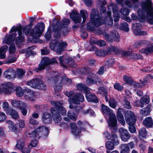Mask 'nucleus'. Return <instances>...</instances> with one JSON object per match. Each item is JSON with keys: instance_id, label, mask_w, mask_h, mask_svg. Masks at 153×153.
<instances>
[{"instance_id": "obj_15", "label": "nucleus", "mask_w": 153, "mask_h": 153, "mask_svg": "<svg viewBox=\"0 0 153 153\" xmlns=\"http://www.w3.org/2000/svg\"><path fill=\"white\" fill-rule=\"evenodd\" d=\"M52 75L53 76H55L52 77L51 79H50L49 80L53 83H56L59 81L60 82V81H65V80L67 82H71V80L67 79V77L65 76L62 77L59 75L60 74H58L57 72H53Z\"/></svg>"}, {"instance_id": "obj_7", "label": "nucleus", "mask_w": 153, "mask_h": 153, "mask_svg": "<svg viewBox=\"0 0 153 153\" xmlns=\"http://www.w3.org/2000/svg\"><path fill=\"white\" fill-rule=\"evenodd\" d=\"M26 84L33 88L38 89H45L46 85L41 79L35 78L28 81Z\"/></svg>"}, {"instance_id": "obj_16", "label": "nucleus", "mask_w": 153, "mask_h": 153, "mask_svg": "<svg viewBox=\"0 0 153 153\" xmlns=\"http://www.w3.org/2000/svg\"><path fill=\"white\" fill-rule=\"evenodd\" d=\"M25 146L24 140L22 139L18 140L16 146V148L20 150L22 153H30V150L26 147L24 149Z\"/></svg>"}, {"instance_id": "obj_46", "label": "nucleus", "mask_w": 153, "mask_h": 153, "mask_svg": "<svg viewBox=\"0 0 153 153\" xmlns=\"http://www.w3.org/2000/svg\"><path fill=\"white\" fill-rule=\"evenodd\" d=\"M76 87L77 89L80 91H85L87 89V87L82 83H78Z\"/></svg>"}, {"instance_id": "obj_39", "label": "nucleus", "mask_w": 153, "mask_h": 153, "mask_svg": "<svg viewBox=\"0 0 153 153\" xmlns=\"http://www.w3.org/2000/svg\"><path fill=\"white\" fill-rule=\"evenodd\" d=\"M147 135L146 129L144 128H141L139 132V136L140 138H145Z\"/></svg>"}, {"instance_id": "obj_42", "label": "nucleus", "mask_w": 153, "mask_h": 153, "mask_svg": "<svg viewBox=\"0 0 153 153\" xmlns=\"http://www.w3.org/2000/svg\"><path fill=\"white\" fill-rule=\"evenodd\" d=\"M68 116L73 121H76L77 119V116L71 111H69L68 113Z\"/></svg>"}, {"instance_id": "obj_51", "label": "nucleus", "mask_w": 153, "mask_h": 153, "mask_svg": "<svg viewBox=\"0 0 153 153\" xmlns=\"http://www.w3.org/2000/svg\"><path fill=\"white\" fill-rule=\"evenodd\" d=\"M130 10L126 8H123L120 11V12L122 14L126 16L129 14Z\"/></svg>"}, {"instance_id": "obj_4", "label": "nucleus", "mask_w": 153, "mask_h": 153, "mask_svg": "<svg viewBox=\"0 0 153 153\" xmlns=\"http://www.w3.org/2000/svg\"><path fill=\"white\" fill-rule=\"evenodd\" d=\"M64 94L69 97L70 103L79 104L80 102H82L84 101V96L81 94H74L71 91L65 92Z\"/></svg>"}, {"instance_id": "obj_20", "label": "nucleus", "mask_w": 153, "mask_h": 153, "mask_svg": "<svg viewBox=\"0 0 153 153\" xmlns=\"http://www.w3.org/2000/svg\"><path fill=\"white\" fill-rule=\"evenodd\" d=\"M4 75L6 79L12 80L15 78V71L12 69H9L4 72Z\"/></svg>"}, {"instance_id": "obj_22", "label": "nucleus", "mask_w": 153, "mask_h": 153, "mask_svg": "<svg viewBox=\"0 0 153 153\" xmlns=\"http://www.w3.org/2000/svg\"><path fill=\"white\" fill-rule=\"evenodd\" d=\"M70 17L75 23H79L81 21L79 14L76 12H72L70 15Z\"/></svg>"}, {"instance_id": "obj_43", "label": "nucleus", "mask_w": 153, "mask_h": 153, "mask_svg": "<svg viewBox=\"0 0 153 153\" xmlns=\"http://www.w3.org/2000/svg\"><path fill=\"white\" fill-rule=\"evenodd\" d=\"M105 147L107 149L109 150H113L114 148V144L111 141H108L106 143Z\"/></svg>"}, {"instance_id": "obj_61", "label": "nucleus", "mask_w": 153, "mask_h": 153, "mask_svg": "<svg viewBox=\"0 0 153 153\" xmlns=\"http://www.w3.org/2000/svg\"><path fill=\"white\" fill-rule=\"evenodd\" d=\"M114 59H110L106 62L105 65L109 66H111L114 65Z\"/></svg>"}, {"instance_id": "obj_32", "label": "nucleus", "mask_w": 153, "mask_h": 153, "mask_svg": "<svg viewBox=\"0 0 153 153\" xmlns=\"http://www.w3.org/2000/svg\"><path fill=\"white\" fill-rule=\"evenodd\" d=\"M8 47L7 45L2 47L0 49V58L4 59L6 57L5 53L7 50Z\"/></svg>"}, {"instance_id": "obj_8", "label": "nucleus", "mask_w": 153, "mask_h": 153, "mask_svg": "<svg viewBox=\"0 0 153 153\" xmlns=\"http://www.w3.org/2000/svg\"><path fill=\"white\" fill-rule=\"evenodd\" d=\"M86 70V72H85V74H88V76L86 78V83L88 85H91L96 83L97 82L100 83L101 82L100 80L97 77L95 74L90 73L91 69L88 68Z\"/></svg>"}, {"instance_id": "obj_52", "label": "nucleus", "mask_w": 153, "mask_h": 153, "mask_svg": "<svg viewBox=\"0 0 153 153\" xmlns=\"http://www.w3.org/2000/svg\"><path fill=\"white\" fill-rule=\"evenodd\" d=\"M121 151H130L129 147L127 144H123L120 146Z\"/></svg>"}, {"instance_id": "obj_11", "label": "nucleus", "mask_w": 153, "mask_h": 153, "mask_svg": "<svg viewBox=\"0 0 153 153\" xmlns=\"http://www.w3.org/2000/svg\"><path fill=\"white\" fill-rule=\"evenodd\" d=\"M15 88L13 83L7 82L1 84L0 88V93L1 92L6 94H9L14 91Z\"/></svg>"}, {"instance_id": "obj_25", "label": "nucleus", "mask_w": 153, "mask_h": 153, "mask_svg": "<svg viewBox=\"0 0 153 153\" xmlns=\"http://www.w3.org/2000/svg\"><path fill=\"white\" fill-rule=\"evenodd\" d=\"M25 92L26 94L25 95L26 99H28L31 101L33 102L34 101V93L30 89H27L25 90Z\"/></svg>"}, {"instance_id": "obj_38", "label": "nucleus", "mask_w": 153, "mask_h": 153, "mask_svg": "<svg viewBox=\"0 0 153 153\" xmlns=\"http://www.w3.org/2000/svg\"><path fill=\"white\" fill-rule=\"evenodd\" d=\"M91 43L97 44L99 46L101 47L104 46L105 45V42L104 40H94L91 39L90 41Z\"/></svg>"}, {"instance_id": "obj_31", "label": "nucleus", "mask_w": 153, "mask_h": 153, "mask_svg": "<svg viewBox=\"0 0 153 153\" xmlns=\"http://www.w3.org/2000/svg\"><path fill=\"white\" fill-rule=\"evenodd\" d=\"M16 36L14 35L12 36L11 35H9L8 36H6L5 38L3 40V42L4 43L8 45H10L12 42L13 41L14 38Z\"/></svg>"}, {"instance_id": "obj_45", "label": "nucleus", "mask_w": 153, "mask_h": 153, "mask_svg": "<svg viewBox=\"0 0 153 153\" xmlns=\"http://www.w3.org/2000/svg\"><path fill=\"white\" fill-rule=\"evenodd\" d=\"M107 4V2L103 0L102 2V4L100 8V11L101 13H105V12L106 9L105 7L104 6V5Z\"/></svg>"}, {"instance_id": "obj_55", "label": "nucleus", "mask_w": 153, "mask_h": 153, "mask_svg": "<svg viewBox=\"0 0 153 153\" xmlns=\"http://www.w3.org/2000/svg\"><path fill=\"white\" fill-rule=\"evenodd\" d=\"M51 103L53 106H55L58 109L61 106V105L63 103L56 101H51Z\"/></svg>"}, {"instance_id": "obj_47", "label": "nucleus", "mask_w": 153, "mask_h": 153, "mask_svg": "<svg viewBox=\"0 0 153 153\" xmlns=\"http://www.w3.org/2000/svg\"><path fill=\"white\" fill-rule=\"evenodd\" d=\"M16 95L19 97L22 96L24 94L22 89L20 87L16 88Z\"/></svg>"}, {"instance_id": "obj_56", "label": "nucleus", "mask_w": 153, "mask_h": 153, "mask_svg": "<svg viewBox=\"0 0 153 153\" xmlns=\"http://www.w3.org/2000/svg\"><path fill=\"white\" fill-rule=\"evenodd\" d=\"M26 105L25 104V106H21L19 108L21 110V112L24 116H25L27 114V111L26 109Z\"/></svg>"}, {"instance_id": "obj_21", "label": "nucleus", "mask_w": 153, "mask_h": 153, "mask_svg": "<svg viewBox=\"0 0 153 153\" xmlns=\"http://www.w3.org/2000/svg\"><path fill=\"white\" fill-rule=\"evenodd\" d=\"M51 112L52 113V117L53 121L56 123H60L62 119L60 114L57 112L56 109L53 108H51Z\"/></svg>"}, {"instance_id": "obj_57", "label": "nucleus", "mask_w": 153, "mask_h": 153, "mask_svg": "<svg viewBox=\"0 0 153 153\" xmlns=\"http://www.w3.org/2000/svg\"><path fill=\"white\" fill-rule=\"evenodd\" d=\"M131 56L132 58L133 59H141L142 57V56L141 55L137 53H133Z\"/></svg>"}, {"instance_id": "obj_59", "label": "nucleus", "mask_w": 153, "mask_h": 153, "mask_svg": "<svg viewBox=\"0 0 153 153\" xmlns=\"http://www.w3.org/2000/svg\"><path fill=\"white\" fill-rule=\"evenodd\" d=\"M16 51V47L14 44H12L9 48V53L10 54L13 53Z\"/></svg>"}, {"instance_id": "obj_2", "label": "nucleus", "mask_w": 153, "mask_h": 153, "mask_svg": "<svg viewBox=\"0 0 153 153\" xmlns=\"http://www.w3.org/2000/svg\"><path fill=\"white\" fill-rule=\"evenodd\" d=\"M152 3L150 0H146L142 3V9L138 10V17L140 22H144L146 20L150 24H153V9Z\"/></svg>"}, {"instance_id": "obj_30", "label": "nucleus", "mask_w": 153, "mask_h": 153, "mask_svg": "<svg viewBox=\"0 0 153 153\" xmlns=\"http://www.w3.org/2000/svg\"><path fill=\"white\" fill-rule=\"evenodd\" d=\"M97 93L103 95L105 97L106 101V102H108V97L107 92L105 88L102 87L99 88Z\"/></svg>"}, {"instance_id": "obj_6", "label": "nucleus", "mask_w": 153, "mask_h": 153, "mask_svg": "<svg viewBox=\"0 0 153 153\" xmlns=\"http://www.w3.org/2000/svg\"><path fill=\"white\" fill-rule=\"evenodd\" d=\"M57 63V61L55 58L49 59L48 57H44L41 60L38 68H36L33 71L36 72H38L44 69L45 67L49 65Z\"/></svg>"}, {"instance_id": "obj_48", "label": "nucleus", "mask_w": 153, "mask_h": 153, "mask_svg": "<svg viewBox=\"0 0 153 153\" xmlns=\"http://www.w3.org/2000/svg\"><path fill=\"white\" fill-rule=\"evenodd\" d=\"M120 28L126 32L128 31L129 30L128 25L126 22L122 23L120 25Z\"/></svg>"}, {"instance_id": "obj_64", "label": "nucleus", "mask_w": 153, "mask_h": 153, "mask_svg": "<svg viewBox=\"0 0 153 153\" xmlns=\"http://www.w3.org/2000/svg\"><path fill=\"white\" fill-rule=\"evenodd\" d=\"M86 11L85 10H81L80 11V13L82 16V17L83 19V22H85V21L86 19V17L85 16V13Z\"/></svg>"}, {"instance_id": "obj_53", "label": "nucleus", "mask_w": 153, "mask_h": 153, "mask_svg": "<svg viewBox=\"0 0 153 153\" xmlns=\"http://www.w3.org/2000/svg\"><path fill=\"white\" fill-rule=\"evenodd\" d=\"M58 109L62 115H66V111L65 108L62 106V104L61 105V106Z\"/></svg>"}, {"instance_id": "obj_33", "label": "nucleus", "mask_w": 153, "mask_h": 153, "mask_svg": "<svg viewBox=\"0 0 153 153\" xmlns=\"http://www.w3.org/2000/svg\"><path fill=\"white\" fill-rule=\"evenodd\" d=\"M7 113L11 116L14 119H17L19 118V115L17 112L13 109L7 110Z\"/></svg>"}, {"instance_id": "obj_10", "label": "nucleus", "mask_w": 153, "mask_h": 153, "mask_svg": "<svg viewBox=\"0 0 153 153\" xmlns=\"http://www.w3.org/2000/svg\"><path fill=\"white\" fill-rule=\"evenodd\" d=\"M44 24L43 23H38L34 28L31 30L30 35L33 38L37 39L42 35V32L40 29L43 28Z\"/></svg>"}, {"instance_id": "obj_23", "label": "nucleus", "mask_w": 153, "mask_h": 153, "mask_svg": "<svg viewBox=\"0 0 153 153\" xmlns=\"http://www.w3.org/2000/svg\"><path fill=\"white\" fill-rule=\"evenodd\" d=\"M42 120L44 124L50 123L52 121L50 114L46 112L42 114Z\"/></svg>"}, {"instance_id": "obj_28", "label": "nucleus", "mask_w": 153, "mask_h": 153, "mask_svg": "<svg viewBox=\"0 0 153 153\" xmlns=\"http://www.w3.org/2000/svg\"><path fill=\"white\" fill-rule=\"evenodd\" d=\"M122 111L123 109H122L120 108H119L117 111V115L119 122L121 124L124 126L125 124V122L123 116L121 113V112Z\"/></svg>"}, {"instance_id": "obj_60", "label": "nucleus", "mask_w": 153, "mask_h": 153, "mask_svg": "<svg viewBox=\"0 0 153 153\" xmlns=\"http://www.w3.org/2000/svg\"><path fill=\"white\" fill-rule=\"evenodd\" d=\"M123 105L125 108L127 109H130L131 108V105L129 102L126 99L124 100Z\"/></svg>"}, {"instance_id": "obj_1", "label": "nucleus", "mask_w": 153, "mask_h": 153, "mask_svg": "<svg viewBox=\"0 0 153 153\" xmlns=\"http://www.w3.org/2000/svg\"><path fill=\"white\" fill-rule=\"evenodd\" d=\"M108 11L107 12V15L102 20V18L99 16V12L97 10L93 9L90 14V20L91 22L88 23L87 24V29L90 31H93L94 33L98 35L103 34L105 39L109 42H111L114 40L116 42L120 41V37L118 33L116 32H111V36L103 32V30L97 29L95 28L104 24L108 27H111L113 25V19L111 16V10L112 9L114 15V21L117 22L119 20L120 16L117 10V5L115 4H111L108 6Z\"/></svg>"}, {"instance_id": "obj_54", "label": "nucleus", "mask_w": 153, "mask_h": 153, "mask_svg": "<svg viewBox=\"0 0 153 153\" xmlns=\"http://www.w3.org/2000/svg\"><path fill=\"white\" fill-rule=\"evenodd\" d=\"M109 106L111 107L114 108H115L117 104L114 99H110L109 101Z\"/></svg>"}, {"instance_id": "obj_29", "label": "nucleus", "mask_w": 153, "mask_h": 153, "mask_svg": "<svg viewBox=\"0 0 153 153\" xmlns=\"http://www.w3.org/2000/svg\"><path fill=\"white\" fill-rule=\"evenodd\" d=\"M151 106L148 105L145 108L141 109L140 114L142 116H146L149 114L150 112Z\"/></svg>"}, {"instance_id": "obj_63", "label": "nucleus", "mask_w": 153, "mask_h": 153, "mask_svg": "<svg viewBox=\"0 0 153 153\" xmlns=\"http://www.w3.org/2000/svg\"><path fill=\"white\" fill-rule=\"evenodd\" d=\"M70 23V21L69 19H65L63 20L62 23L63 26L64 27H65L68 26Z\"/></svg>"}, {"instance_id": "obj_35", "label": "nucleus", "mask_w": 153, "mask_h": 153, "mask_svg": "<svg viewBox=\"0 0 153 153\" xmlns=\"http://www.w3.org/2000/svg\"><path fill=\"white\" fill-rule=\"evenodd\" d=\"M12 105L15 107L19 108L21 106H24L25 103L22 101L13 100L11 102Z\"/></svg>"}, {"instance_id": "obj_3", "label": "nucleus", "mask_w": 153, "mask_h": 153, "mask_svg": "<svg viewBox=\"0 0 153 153\" xmlns=\"http://www.w3.org/2000/svg\"><path fill=\"white\" fill-rule=\"evenodd\" d=\"M102 112L103 115L109 116V120L108 121V126L109 127L115 126L117 123L115 115L113 113V111L107 106L102 104L101 105Z\"/></svg>"}, {"instance_id": "obj_9", "label": "nucleus", "mask_w": 153, "mask_h": 153, "mask_svg": "<svg viewBox=\"0 0 153 153\" xmlns=\"http://www.w3.org/2000/svg\"><path fill=\"white\" fill-rule=\"evenodd\" d=\"M59 59L61 65L64 68H66L67 65L71 67H75L76 66L74 60L71 57L61 56Z\"/></svg>"}, {"instance_id": "obj_12", "label": "nucleus", "mask_w": 153, "mask_h": 153, "mask_svg": "<svg viewBox=\"0 0 153 153\" xmlns=\"http://www.w3.org/2000/svg\"><path fill=\"white\" fill-rule=\"evenodd\" d=\"M22 28L21 27H13L11 29L10 32H14L13 34H15L16 31H18L19 36L18 37L16 40V43L19 47L22 45V42L24 41V37L21 35Z\"/></svg>"}, {"instance_id": "obj_5", "label": "nucleus", "mask_w": 153, "mask_h": 153, "mask_svg": "<svg viewBox=\"0 0 153 153\" xmlns=\"http://www.w3.org/2000/svg\"><path fill=\"white\" fill-rule=\"evenodd\" d=\"M67 46L65 42H59L57 39L52 40L51 41L50 48L58 53H60L63 51V48Z\"/></svg>"}, {"instance_id": "obj_13", "label": "nucleus", "mask_w": 153, "mask_h": 153, "mask_svg": "<svg viewBox=\"0 0 153 153\" xmlns=\"http://www.w3.org/2000/svg\"><path fill=\"white\" fill-rule=\"evenodd\" d=\"M125 119L128 125H134L136 123L137 117L133 112L127 111L125 114Z\"/></svg>"}, {"instance_id": "obj_27", "label": "nucleus", "mask_w": 153, "mask_h": 153, "mask_svg": "<svg viewBox=\"0 0 153 153\" xmlns=\"http://www.w3.org/2000/svg\"><path fill=\"white\" fill-rule=\"evenodd\" d=\"M140 53H145L146 55L150 54L153 52V45L152 44L149 45L145 48H143L139 50Z\"/></svg>"}, {"instance_id": "obj_24", "label": "nucleus", "mask_w": 153, "mask_h": 153, "mask_svg": "<svg viewBox=\"0 0 153 153\" xmlns=\"http://www.w3.org/2000/svg\"><path fill=\"white\" fill-rule=\"evenodd\" d=\"M149 102V98L148 96L145 95L142 97L140 101L138 102V105L140 107H143L144 105H146Z\"/></svg>"}, {"instance_id": "obj_44", "label": "nucleus", "mask_w": 153, "mask_h": 153, "mask_svg": "<svg viewBox=\"0 0 153 153\" xmlns=\"http://www.w3.org/2000/svg\"><path fill=\"white\" fill-rule=\"evenodd\" d=\"M123 80L127 83L131 85L133 83V81L131 77L126 76H124L123 77Z\"/></svg>"}, {"instance_id": "obj_34", "label": "nucleus", "mask_w": 153, "mask_h": 153, "mask_svg": "<svg viewBox=\"0 0 153 153\" xmlns=\"http://www.w3.org/2000/svg\"><path fill=\"white\" fill-rule=\"evenodd\" d=\"M70 126L72 132L74 133L76 136L79 135L80 131L77 128L76 123H71Z\"/></svg>"}, {"instance_id": "obj_41", "label": "nucleus", "mask_w": 153, "mask_h": 153, "mask_svg": "<svg viewBox=\"0 0 153 153\" xmlns=\"http://www.w3.org/2000/svg\"><path fill=\"white\" fill-rule=\"evenodd\" d=\"M111 134V136L109 140H111L116 145L118 144L119 142L117 139V135L113 133H112Z\"/></svg>"}, {"instance_id": "obj_19", "label": "nucleus", "mask_w": 153, "mask_h": 153, "mask_svg": "<svg viewBox=\"0 0 153 153\" xmlns=\"http://www.w3.org/2000/svg\"><path fill=\"white\" fill-rule=\"evenodd\" d=\"M140 27V25L138 23H135L133 25V28L134 30V32L136 35H146L147 33L146 31H142L138 28Z\"/></svg>"}, {"instance_id": "obj_18", "label": "nucleus", "mask_w": 153, "mask_h": 153, "mask_svg": "<svg viewBox=\"0 0 153 153\" xmlns=\"http://www.w3.org/2000/svg\"><path fill=\"white\" fill-rule=\"evenodd\" d=\"M44 131L46 133L48 132V128L43 126H42L38 127L31 133H29V134L30 137H35L39 135V133Z\"/></svg>"}, {"instance_id": "obj_37", "label": "nucleus", "mask_w": 153, "mask_h": 153, "mask_svg": "<svg viewBox=\"0 0 153 153\" xmlns=\"http://www.w3.org/2000/svg\"><path fill=\"white\" fill-rule=\"evenodd\" d=\"M25 72V71L22 69H18L15 72V77L21 79L23 78Z\"/></svg>"}, {"instance_id": "obj_17", "label": "nucleus", "mask_w": 153, "mask_h": 153, "mask_svg": "<svg viewBox=\"0 0 153 153\" xmlns=\"http://www.w3.org/2000/svg\"><path fill=\"white\" fill-rule=\"evenodd\" d=\"M120 137L122 141L127 142L130 138V135L127 130L124 128H121L119 129Z\"/></svg>"}, {"instance_id": "obj_58", "label": "nucleus", "mask_w": 153, "mask_h": 153, "mask_svg": "<svg viewBox=\"0 0 153 153\" xmlns=\"http://www.w3.org/2000/svg\"><path fill=\"white\" fill-rule=\"evenodd\" d=\"M129 125V131L132 133H135L136 130L134 125Z\"/></svg>"}, {"instance_id": "obj_26", "label": "nucleus", "mask_w": 153, "mask_h": 153, "mask_svg": "<svg viewBox=\"0 0 153 153\" xmlns=\"http://www.w3.org/2000/svg\"><path fill=\"white\" fill-rule=\"evenodd\" d=\"M86 97L87 101L88 102L96 103L98 102V100L97 97L95 95L90 93L86 94Z\"/></svg>"}, {"instance_id": "obj_50", "label": "nucleus", "mask_w": 153, "mask_h": 153, "mask_svg": "<svg viewBox=\"0 0 153 153\" xmlns=\"http://www.w3.org/2000/svg\"><path fill=\"white\" fill-rule=\"evenodd\" d=\"M38 143L37 140H34L31 141L30 144L28 145L27 148V149H29L30 150V149L32 147H36Z\"/></svg>"}, {"instance_id": "obj_62", "label": "nucleus", "mask_w": 153, "mask_h": 153, "mask_svg": "<svg viewBox=\"0 0 153 153\" xmlns=\"http://www.w3.org/2000/svg\"><path fill=\"white\" fill-rule=\"evenodd\" d=\"M114 86L115 89L119 91H121L123 89V86L120 85L119 83H115L114 85Z\"/></svg>"}, {"instance_id": "obj_49", "label": "nucleus", "mask_w": 153, "mask_h": 153, "mask_svg": "<svg viewBox=\"0 0 153 153\" xmlns=\"http://www.w3.org/2000/svg\"><path fill=\"white\" fill-rule=\"evenodd\" d=\"M31 28V26L30 25L26 26L23 28V32L25 33L26 35H27L29 33L30 34L31 31L30 30Z\"/></svg>"}, {"instance_id": "obj_14", "label": "nucleus", "mask_w": 153, "mask_h": 153, "mask_svg": "<svg viewBox=\"0 0 153 153\" xmlns=\"http://www.w3.org/2000/svg\"><path fill=\"white\" fill-rule=\"evenodd\" d=\"M118 51V49L115 46H111L108 47L107 51L103 50L97 51L95 52V54L97 56H103L109 54L112 52L117 53Z\"/></svg>"}, {"instance_id": "obj_40", "label": "nucleus", "mask_w": 153, "mask_h": 153, "mask_svg": "<svg viewBox=\"0 0 153 153\" xmlns=\"http://www.w3.org/2000/svg\"><path fill=\"white\" fill-rule=\"evenodd\" d=\"M29 49H30V50L27 51V50H20L19 52L20 53H26V56H28L33 54L34 52L31 51V50L33 49V47H30L29 48Z\"/></svg>"}, {"instance_id": "obj_36", "label": "nucleus", "mask_w": 153, "mask_h": 153, "mask_svg": "<svg viewBox=\"0 0 153 153\" xmlns=\"http://www.w3.org/2000/svg\"><path fill=\"white\" fill-rule=\"evenodd\" d=\"M143 123L145 126L147 127H151L153 124L152 118L150 117H146L143 120Z\"/></svg>"}]
</instances>
